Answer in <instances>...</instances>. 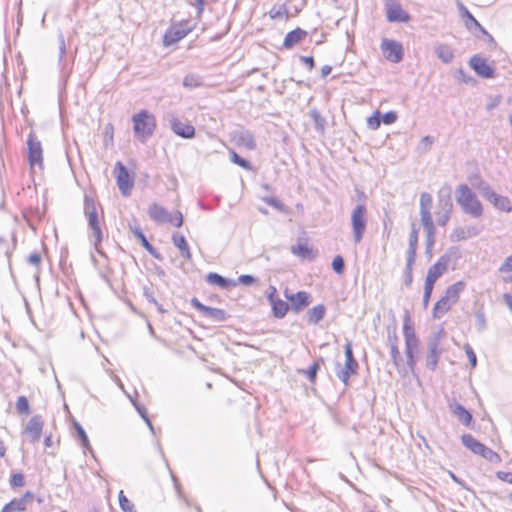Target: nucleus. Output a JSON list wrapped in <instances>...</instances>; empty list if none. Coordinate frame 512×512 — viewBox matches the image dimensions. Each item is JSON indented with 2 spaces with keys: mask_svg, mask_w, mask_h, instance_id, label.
<instances>
[{
  "mask_svg": "<svg viewBox=\"0 0 512 512\" xmlns=\"http://www.w3.org/2000/svg\"><path fill=\"white\" fill-rule=\"evenodd\" d=\"M420 218L426 234V251L430 253L435 244V225L432 219V196L428 192L420 194Z\"/></svg>",
  "mask_w": 512,
  "mask_h": 512,
  "instance_id": "f257e3e1",
  "label": "nucleus"
},
{
  "mask_svg": "<svg viewBox=\"0 0 512 512\" xmlns=\"http://www.w3.org/2000/svg\"><path fill=\"white\" fill-rule=\"evenodd\" d=\"M456 201L468 215L479 218L483 215V206L476 194L466 184H460L455 191Z\"/></svg>",
  "mask_w": 512,
  "mask_h": 512,
  "instance_id": "f03ea898",
  "label": "nucleus"
},
{
  "mask_svg": "<svg viewBox=\"0 0 512 512\" xmlns=\"http://www.w3.org/2000/svg\"><path fill=\"white\" fill-rule=\"evenodd\" d=\"M472 186L479 191L484 199L489 201L496 209L510 213L512 203L508 197L497 194L491 186L480 177L471 179Z\"/></svg>",
  "mask_w": 512,
  "mask_h": 512,
  "instance_id": "7ed1b4c3",
  "label": "nucleus"
},
{
  "mask_svg": "<svg viewBox=\"0 0 512 512\" xmlns=\"http://www.w3.org/2000/svg\"><path fill=\"white\" fill-rule=\"evenodd\" d=\"M403 334L405 338V353L407 357V367L409 372H414L416 365L415 353L419 348V341L415 335V330L409 313L404 316Z\"/></svg>",
  "mask_w": 512,
  "mask_h": 512,
  "instance_id": "20e7f679",
  "label": "nucleus"
},
{
  "mask_svg": "<svg viewBox=\"0 0 512 512\" xmlns=\"http://www.w3.org/2000/svg\"><path fill=\"white\" fill-rule=\"evenodd\" d=\"M84 213L88 220V226L91 230L90 238L94 243L95 249L100 252L98 246L103 239V233L99 222L97 208L92 197H84Z\"/></svg>",
  "mask_w": 512,
  "mask_h": 512,
  "instance_id": "39448f33",
  "label": "nucleus"
},
{
  "mask_svg": "<svg viewBox=\"0 0 512 512\" xmlns=\"http://www.w3.org/2000/svg\"><path fill=\"white\" fill-rule=\"evenodd\" d=\"M135 136L145 142L150 138L156 127L155 117L147 110H142L132 118Z\"/></svg>",
  "mask_w": 512,
  "mask_h": 512,
  "instance_id": "423d86ee",
  "label": "nucleus"
},
{
  "mask_svg": "<svg viewBox=\"0 0 512 512\" xmlns=\"http://www.w3.org/2000/svg\"><path fill=\"white\" fill-rule=\"evenodd\" d=\"M367 223V208L364 204H358L351 212L352 234L355 243H359L363 239Z\"/></svg>",
  "mask_w": 512,
  "mask_h": 512,
  "instance_id": "0eeeda50",
  "label": "nucleus"
},
{
  "mask_svg": "<svg viewBox=\"0 0 512 512\" xmlns=\"http://www.w3.org/2000/svg\"><path fill=\"white\" fill-rule=\"evenodd\" d=\"M148 214L149 217L157 223H171L176 227H180L183 224V216L181 212L177 211L174 215H172L163 206H160L156 203L149 207Z\"/></svg>",
  "mask_w": 512,
  "mask_h": 512,
  "instance_id": "6e6552de",
  "label": "nucleus"
},
{
  "mask_svg": "<svg viewBox=\"0 0 512 512\" xmlns=\"http://www.w3.org/2000/svg\"><path fill=\"white\" fill-rule=\"evenodd\" d=\"M452 209L453 203L450 188L440 189L438 192V211L436 212L438 225L445 226L448 223Z\"/></svg>",
  "mask_w": 512,
  "mask_h": 512,
  "instance_id": "1a4fd4ad",
  "label": "nucleus"
},
{
  "mask_svg": "<svg viewBox=\"0 0 512 512\" xmlns=\"http://www.w3.org/2000/svg\"><path fill=\"white\" fill-rule=\"evenodd\" d=\"M28 161L31 167H39L43 168V151L40 141H38L35 136L30 133L28 137Z\"/></svg>",
  "mask_w": 512,
  "mask_h": 512,
  "instance_id": "9d476101",
  "label": "nucleus"
},
{
  "mask_svg": "<svg viewBox=\"0 0 512 512\" xmlns=\"http://www.w3.org/2000/svg\"><path fill=\"white\" fill-rule=\"evenodd\" d=\"M191 305L198 310L204 317L215 321L222 322L228 318V314L223 309L212 308L202 304L197 298L191 299Z\"/></svg>",
  "mask_w": 512,
  "mask_h": 512,
  "instance_id": "9b49d317",
  "label": "nucleus"
},
{
  "mask_svg": "<svg viewBox=\"0 0 512 512\" xmlns=\"http://www.w3.org/2000/svg\"><path fill=\"white\" fill-rule=\"evenodd\" d=\"M381 50L384 57L390 62L398 63L403 58V47L395 40L383 39Z\"/></svg>",
  "mask_w": 512,
  "mask_h": 512,
  "instance_id": "f8f14e48",
  "label": "nucleus"
},
{
  "mask_svg": "<svg viewBox=\"0 0 512 512\" xmlns=\"http://www.w3.org/2000/svg\"><path fill=\"white\" fill-rule=\"evenodd\" d=\"M386 17L389 22H403L410 20L409 14L402 9L397 0H385Z\"/></svg>",
  "mask_w": 512,
  "mask_h": 512,
  "instance_id": "ddd939ff",
  "label": "nucleus"
},
{
  "mask_svg": "<svg viewBox=\"0 0 512 512\" xmlns=\"http://www.w3.org/2000/svg\"><path fill=\"white\" fill-rule=\"evenodd\" d=\"M115 172L117 185L122 195H130L134 183L128 173V170L121 162H117L115 165Z\"/></svg>",
  "mask_w": 512,
  "mask_h": 512,
  "instance_id": "4468645a",
  "label": "nucleus"
},
{
  "mask_svg": "<svg viewBox=\"0 0 512 512\" xmlns=\"http://www.w3.org/2000/svg\"><path fill=\"white\" fill-rule=\"evenodd\" d=\"M449 263L450 256L447 254L442 255L438 261L428 269L425 282L434 286L438 278L448 270Z\"/></svg>",
  "mask_w": 512,
  "mask_h": 512,
  "instance_id": "2eb2a0df",
  "label": "nucleus"
},
{
  "mask_svg": "<svg viewBox=\"0 0 512 512\" xmlns=\"http://www.w3.org/2000/svg\"><path fill=\"white\" fill-rule=\"evenodd\" d=\"M471 68L481 77L491 78L494 75V70L487 61L479 56H473L470 59Z\"/></svg>",
  "mask_w": 512,
  "mask_h": 512,
  "instance_id": "dca6fc26",
  "label": "nucleus"
},
{
  "mask_svg": "<svg viewBox=\"0 0 512 512\" xmlns=\"http://www.w3.org/2000/svg\"><path fill=\"white\" fill-rule=\"evenodd\" d=\"M33 500V494L25 493L21 498H16L6 504L1 512H21L24 511L29 503Z\"/></svg>",
  "mask_w": 512,
  "mask_h": 512,
  "instance_id": "f3484780",
  "label": "nucleus"
},
{
  "mask_svg": "<svg viewBox=\"0 0 512 512\" xmlns=\"http://www.w3.org/2000/svg\"><path fill=\"white\" fill-rule=\"evenodd\" d=\"M480 233V229L476 226L456 227L450 234L453 242H459L469 238H473Z\"/></svg>",
  "mask_w": 512,
  "mask_h": 512,
  "instance_id": "a211bd4d",
  "label": "nucleus"
},
{
  "mask_svg": "<svg viewBox=\"0 0 512 512\" xmlns=\"http://www.w3.org/2000/svg\"><path fill=\"white\" fill-rule=\"evenodd\" d=\"M285 297L291 302L293 310L296 312L307 307L310 303L309 294L304 291H299L295 294H289L288 290H285Z\"/></svg>",
  "mask_w": 512,
  "mask_h": 512,
  "instance_id": "6ab92c4d",
  "label": "nucleus"
},
{
  "mask_svg": "<svg viewBox=\"0 0 512 512\" xmlns=\"http://www.w3.org/2000/svg\"><path fill=\"white\" fill-rule=\"evenodd\" d=\"M441 355V349L437 339H432L428 343V353L426 356V366L435 370L438 364L439 357Z\"/></svg>",
  "mask_w": 512,
  "mask_h": 512,
  "instance_id": "aec40b11",
  "label": "nucleus"
},
{
  "mask_svg": "<svg viewBox=\"0 0 512 512\" xmlns=\"http://www.w3.org/2000/svg\"><path fill=\"white\" fill-rule=\"evenodd\" d=\"M171 129L175 134L182 138L190 139L195 135V129L192 125L182 122L176 118L171 120Z\"/></svg>",
  "mask_w": 512,
  "mask_h": 512,
  "instance_id": "412c9836",
  "label": "nucleus"
},
{
  "mask_svg": "<svg viewBox=\"0 0 512 512\" xmlns=\"http://www.w3.org/2000/svg\"><path fill=\"white\" fill-rule=\"evenodd\" d=\"M459 12L463 18H465V26L468 30L474 31L479 30L483 34H488L487 31L480 25V23L473 17L468 9L462 4H457Z\"/></svg>",
  "mask_w": 512,
  "mask_h": 512,
  "instance_id": "4be33fe9",
  "label": "nucleus"
},
{
  "mask_svg": "<svg viewBox=\"0 0 512 512\" xmlns=\"http://www.w3.org/2000/svg\"><path fill=\"white\" fill-rule=\"evenodd\" d=\"M43 422L40 416H33L27 426L26 433L30 436L33 442L38 441L41 437Z\"/></svg>",
  "mask_w": 512,
  "mask_h": 512,
  "instance_id": "5701e85b",
  "label": "nucleus"
},
{
  "mask_svg": "<svg viewBox=\"0 0 512 512\" xmlns=\"http://www.w3.org/2000/svg\"><path fill=\"white\" fill-rule=\"evenodd\" d=\"M390 354H391L392 361H393L394 365L396 366L398 372L402 373V374H407L409 372L408 367H407V364H405L402 361V358L400 356V352H399V349L397 346V336L396 335H394V342L391 343Z\"/></svg>",
  "mask_w": 512,
  "mask_h": 512,
  "instance_id": "b1692460",
  "label": "nucleus"
},
{
  "mask_svg": "<svg viewBox=\"0 0 512 512\" xmlns=\"http://www.w3.org/2000/svg\"><path fill=\"white\" fill-rule=\"evenodd\" d=\"M306 36H307L306 31H304L300 28H296V29L290 31L289 33H287V35L285 36L284 42H283V46L286 49H291L295 45L299 44Z\"/></svg>",
  "mask_w": 512,
  "mask_h": 512,
  "instance_id": "393cba45",
  "label": "nucleus"
},
{
  "mask_svg": "<svg viewBox=\"0 0 512 512\" xmlns=\"http://www.w3.org/2000/svg\"><path fill=\"white\" fill-rule=\"evenodd\" d=\"M357 369L358 363L356 360L345 361L344 367L337 371V376L345 385H348L350 376L356 374Z\"/></svg>",
  "mask_w": 512,
  "mask_h": 512,
  "instance_id": "a878e982",
  "label": "nucleus"
},
{
  "mask_svg": "<svg viewBox=\"0 0 512 512\" xmlns=\"http://www.w3.org/2000/svg\"><path fill=\"white\" fill-rule=\"evenodd\" d=\"M465 287L466 284L463 281H458L446 289L444 296L450 301V303L456 304Z\"/></svg>",
  "mask_w": 512,
  "mask_h": 512,
  "instance_id": "bb28decb",
  "label": "nucleus"
},
{
  "mask_svg": "<svg viewBox=\"0 0 512 512\" xmlns=\"http://www.w3.org/2000/svg\"><path fill=\"white\" fill-rule=\"evenodd\" d=\"M452 413L465 426H469L472 421L471 413L461 404L450 405Z\"/></svg>",
  "mask_w": 512,
  "mask_h": 512,
  "instance_id": "cd10ccee",
  "label": "nucleus"
},
{
  "mask_svg": "<svg viewBox=\"0 0 512 512\" xmlns=\"http://www.w3.org/2000/svg\"><path fill=\"white\" fill-rule=\"evenodd\" d=\"M462 444L476 455H480L484 444L475 439L471 434H463L461 437Z\"/></svg>",
  "mask_w": 512,
  "mask_h": 512,
  "instance_id": "c85d7f7f",
  "label": "nucleus"
},
{
  "mask_svg": "<svg viewBox=\"0 0 512 512\" xmlns=\"http://www.w3.org/2000/svg\"><path fill=\"white\" fill-rule=\"evenodd\" d=\"M206 280L209 284L217 285L223 289L234 287L237 285V282L231 279L224 278L223 276L217 273H209L206 277Z\"/></svg>",
  "mask_w": 512,
  "mask_h": 512,
  "instance_id": "c756f323",
  "label": "nucleus"
},
{
  "mask_svg": "<svg viewBox=\"0 0 512 512\" xmlns=\"http://www.w3.org/2000/svg\"><path fill=\"white\" fill-rule=\"evenodd\" d=\"M453 305L454 304L450 303L445 296L441 297L433 307V317L435 319H440L452 308Z\"/></svg>",
  "mask_w": 512,
  "mask_h": 512,
  "instance_id": "7c9ffc66",
  "label": "nucleus"
},
{
  "mask_svg": "<svg viewBox=\"0 0 512 512\" xmlns=\"http://www.w3.org/2000/svg\"><path fill=\"white\" fill-rule=\"evenodd\" d=\"M238 146L245 147L246 149L253 150L256 147V143L253 135L248 131L239 132L234 137Z\"/></svg>",
  "mask_w": 512,
  "mask_h": 512,
  "instance_id": "2f4dec72",
  "label": "nucleus"
},
{
  "mask_svg": "<svg viewBox=\"0 0 512 512\" xmlns=\"http://www.w3.org/2000/svg\"><path fill=\"white\" fill-rule=\"evenodd\" d=\"M172 241H173V244L180 250L181 255L185 259L190 260L191 252H190V249H189V246L187 244L185 237L182 235H179V234H174L172 236Z\"/></svg>",
  "mask_w": 512,
  "mask_h": 512,
  "instance_id": "473e14b6",
  "label": "nucleus"
},
{
  "mask_svg": "<svg viewBox=\"0 0 512 512\" xmlns=\"http://www.w3.org/2000/svg\"><path fill=\"white\" fill-rule=\"evenodd\" d=\"M435 53L438 56V58L448 64L452 62L454 58V52L452 48L446 44H439L435 47Z\"/></svg>",
  "mask_w": 512,
  "mask_h": 512,
  "instance_id": "72a5a7b5",
  "label": "nucleus"
},
{
  "mask_svg": "<svg viewBox=\"0 0 512 512\" xmlns=\"http://www.w3.org/2000/svg\"><path fill=\"white\" fill-rule=\"evenodd\" d=\"M134 235L140 239L142 246L149 252L151 256L158 260H161L160 253L148 242L145 235L142 233L140 229H136L134 231Z\"/></svg>",
  "mask_w": 512,
  "mask_h": 512,
  "instance_id": "f704fd0d",
  "label": "nucleus"
},
{
  "mask_svg": "<svg viewBox=\"0 0 512 512\" xmlns=\"http://www.w3.org/2000/svg\"><path fill=\"white\" fill-rule=\"evenodd\" d=\"M270 304L272 305V310L275 317L283 318L286 315L289 307L285 301L277 298Z\"/></svg>",
  "mask_w": 512,
  "mask_h": 512,
  "instance_id": "c9c22d12",
  "label": "nucleus"
},
{
  "mask_svg": "<svg viewBox=\"0 0 512 512\" xmlns=\"http://www.w3.org/2000/svg\"><path fill=\"white\" fill-rule=\"evenodd\" d=\"M291 252L303 259H312L314 256L312 250L306 244L299 243L295 246H292Z\"/></svg>",
  "mask_w": 512,
  "mask_h": 512,
  "instance_id": "e433bc0d",
  "label": "nucleus"
},
{
  "mask_svg": "<svg viewBox=\"0 0 512 512\" xmlns=\"http://www.w3.org/2000/svg\"><path fill=\"white\" fill-rule=\"evenodd\" d=\"M324 315L325 307L323 305H317L308 312V320L316 324L323 319Z\"/></svg>",
  "mask_w": 512,
  "mask_h": 512,
  "instance_id": "4c0bfd02",
  "label": "nucleus"
},
{
  "mask_svg": "<svg viewBox=\"0 0 512 512\" xmlns=\"http://www.w3.org/2000/svg\"><path fill=\"white\" fill-rule=\"evenodd\" d=\"M127 397L130 399V401L132 402V404L134 405V407L136 408V410L138 411L140 416L144 419V421L148 425L151 432L154 433V427H153L150 419L148 418L147 411H146L145 407H143L142 405L137 403L136 400H134V398L130 394H127Z\"/></svg>",
  "mask_w": 512,
  "mask_h": 512,
  "instance_id": "58836bf2",
  "label": "nucleus"
},
{
  "mask_svg": "<svg viewBox=\"0 0 512 512\" xmlns=\"http://www.w3.org/2000/svg\"><path fill=\"white\" fill-rule=\"evenodd\" d=\"M74 427L76 429L78 437L81 440L82 446L92 452V448H91L88 436H87L86 432L84 431L83 427L78 422L74 423Z\"/></svg>",
  "mask_w": 512,
  "mask_h": 512,
  "instance_id": "ea45409f",
  "label": "nucleus"
},
{
  "mask_svg": "<svg viewBox=\"0 0 512 512\" xmlns=\"http://www.w3.org/2000/svg\"><path fill=\"white\" fill-rule=\"evenodd\" d=\"M119 505L124 512H137L135 510L134 504L124 495V492L121 490L119 492Z\"/></svg>",
  "mask_w": 512,
  "mask_h": 512,
  "instance_id": "a19ab883",
  "label": "nucleus"
},
{
  "mask_svg": "<svg viewBox=\"0 0 512 512\" xmlns=\"http://www.w3.org/2000/svg\"><path fill=\"white\" fill-rule=\"evenodd\" d=\"M480 456L491 463H500L501 462L500 456L487 446H484Z\"/></svg>",
  "mask_w": 512,
  "mask_h": 512,
  "instance_id": "79ce46f5",
  "label": "nucleus"
},
{
  "mask_svg": "<svg viewBox=\"0 0 512 512\" xmlns=\"http://www.w3.org/2000/svg\"><path fill=\"white\" fill-rule=\"evenodd\" d=\"M262 200L268 204L269 206L275 208L276 210L280 211V212H286L287 211V208L286 206L277 198L275 197H270V196H265L262 198Z\"/></svg>",
  "mask_w": 512,
  "mask_h": 512,
  "instance_id": "37998d69",
  "label": "nucleus"
},
{
  "mask_svg": "<svg viewBox=\"0 0 512 512\" xmlns=\"http://www.w3.org/2000/svg\"><path fill=\"white\" fill-rule=\"evenodd\" d=\"M186 33L184 31L176 30L174 32H169L164 36V43L166 45H170L176 41H179L183 37H185Z\"/></svg>",
  "mask_w": 512,
  "mask_h": 512,
  "instance_id": "c03bdc74",
  "label": "nucleus"
},
{
  "mask_svg": "<svg viewBox=\"0 0 512 512\" xmlns=\"http://www.w3.org/2000/svg\"><path fill=\"white\" fill-rule=\"evenodd\" d=\"M418 233L419 228L415 223L412 224L411 233L409 235V247L408 249L417 250L418 247Z\"/></svg>",
  "mask_w": 512,
  "mask_h": 512,
  "instance_id": "a18cd8bd",
  "label": "nucleus"
},
{
  "mask_svg": "<svg viewBox=\"0 0 512 512\" xmlns=\"http://www.w3.org/2000/svg\"><path fill=\"white\" fill-rule=\"evenodd\" d=\"M16 409L20 414L28 415L30 413V406L25 396H20L16 402Z\"/></svg>",
  "mask_w": 512,
  "mask_h": 512,
  "instance_id": "49530a36",
  "label": "nucleus"
},
{
  "mask_svg": "<svg viewBox=\"0 0 512 512\" xmlns=\"http://www.w3.org/2000/svg\"><path fill=\"white\" fill-rule=\"evenodd\" d=\"M381 124L380 112L376 111L372 116L367 119V126L371 130H377Z\"/></svg>",
  "mask_w": 512,
  "mask_h": 512,
  "instance_id": "de8ad7c7",
  "label": "nucleus"
},
{
  "mask_svg": "<svg viewBox=\"0 0 512 512\" xmlns=\"http://www.w3.org/2000/svg\"><path fill=\"white\" fill-rule=\"evenodd\" d=\"M183 85L188 88L197 87L200 85L199 77L193 74L186 75L183 79Z\"/></svg>",
  "mask_w": 512,
  "mask_h": 512,
  "instance_id": "09e8293b",
  "label": "nucleus"
},
{
  "mask_svg": "<svg viewBox=\"0 0 512 512\" xmlns=\"http://www.w3.org/2000/svg\"><path fill=\"white\" fill-rule=\"evenodd\" d=\"M230 159H231V161H232L233 163H235V164L239 165L240 167H243V168H245V169H249V168H250V163H249L247 160H245V159L241 158V157H240L236 152H234V151H231V152H230Z\"/></svg>",
  "mask_w": 512,
  "mask_h": 512,
  "instance_id": "8fccbe9b",
  "label": "nucleus"
},
{
  "mask_svg": "<svg viewBox=\"0 0 512 512\" xmlns=\"http://www.w3.org/2000/svg\"><path fill=\"white\" fill-rule=\"evenodd\" d=\"M433 288H434L433 285L425 282L424 294H423V306H424V308H427V306L429 304V300L431 298V294H432Z\"/></svg>",
  "mask_w": 512,
  "mask_h": 512,
  "instance_id": "3c124183",
  "label": "nucleus"
},
{
  "mask_svg": "<svg viewBox=\"0 0 512 512\" xmlns=\"http://www.w3.org/2000/svg\"><path fill=\"white\" fill-rule=\"evenodd\" d=\"M332 268L338 274L343 273V271H344V260H343V258L341 256H336L333 259V261H332Z\"/></svg>",
  "mask_w": 512,
  "mask_h": 512,
  "instance_id": "603ef678",
  "label": "nucleus"
},
{
  "mask_svg": "<svg viewBox=\"0 0 512 512\" xmlns=\"http://www.w3.org/2000/svg\"><path fill=\"white\" fill-rule=\"evenodd\" d=\"M318 369H319V363L315 362L312 366L309 367V369L307 371H303V373L306 374V376L310 382H314L316 379Z\"/></svg>",
  "mask_w": 512,
  "mask_h": 512,
  "instance_id": "864d4df0",
  "label": "nucleus"
},
{
  "mask_svg": "<svg viewBox=\"0 0 512 512\" xmlns=\"http://www.w3.org/2000/svg\"><path fill=\"white\" fill-rule=\"evenodd\" d=\"M465 352L468 357V360L473 368L477 365V357L475 352L473 351L472 347L470 345H465Z\"/></svg>",
  "mask_w": 512,
  "mask_h": 512,
  "instance_id": "5fc2aeb1",
  "label": "nucleus"
},
{
  "mask_svg": "<svg viewBox=\"0 0 512 512\" xmlns=\"http://www.w3.org/2000/svg\"><path fill=\"white\" fill-rule=\"evenodd\" d=\"M397 120V114L396 112L394 111H389L387 113H385L382 118H381V121L386 124V125H390V124H393L395 123Z\"/></svg>",
  "mask_w": 512,
  "mask_h": 512,
  "instance_id": "6e6d98bb",
  "label": "nucleus"
},
{
  "mask_svg": "<svg viewBox=\"0 0 512 512\" xmlns=\"http://www.w3.org/2000/svg\"><path fill=\"white\" fill-rule=\"evenodd\" d=\"M10 484L13 487H22L24 485V476L20 473H15L12 475Z\"/></svg>",
  "mask_w": 512,
  "mask_h": 512,
  "instance_id": "4d7b16f0",
  "label": "nucleus"
},
{
  "mask_svg": "<svg viewBox=\"0 0 512 512\" xmlns=\"http://www.w3.org/2000/svg\"><path fill=\"white\" fill-rule=\"evenodd\" d=\"M58 42H59V61L61 62L65 53H66V43L65 39L62 33H59L58 35Z\"/></svg>",
  "mask_w": 512,
  "mask_h": 512,
  "instance_id": "13d9d810",
  "label": "nucleus"
},
{
  "mask_svg": "<svg viewBox=\"0 0 512 512\" xmlns=\"http://www.w3.org/2000/svg\"><path fill=\"white\" fill-rule=\"evenodd\" d=\"M415 258H416V250L408 249L406 270H412V267L415 263Z\"/></svg>",
  "mask_w": 512,
  "mask_h": 512,
  "instance_id": "bf43d9fd",
  "label": "nucleus"
},
{
  "mask_svg": "<svg viewBox=\"0 0 512 512\" xmlns=\"http://www.w3.org/2000/svg\"><path fill=\"white\" fill-rule=\"evenodd\" d=\"M512 271V254L508 256L502 265L499 267V272H511Z\"/></svg>",
  "mask_w": 512,
  "mask_h": 512,
  "instance_id": "052dcab7",
  "label": "nucleus"
},
{
  "mask_svg": "<svg viewBox=\"0 0 512 512\" xmlns=\"http://www.w3.org/2000/svg\"><path fill=\"white\" fill-rule=\"evenodd\" d=\"M255 281H256L255 277H253L251 275H241L238 278L237 284L240 283V284L249 286V285H252Z\"/></svg>",
  "mask_w": 512,
  "mask_h": 512,
  "instance_id": "680f3d73",
  "label": "nucleus"
},
{
  "mask_svg": "<svg viewBox=\"0 0 512 512\" xmlns=\"http://www.w3.org/2000/svg\"><path fill=\"white\" fill-rule=\"evenodd\" d=\"M432 144L433 138L431 136H424L420 141V147H422L424 151H428Z\"/></svg>",
  "mask_w": 512,
  "mask_h": 512,
  "instance_id": "e2e57ef3",
  "label": "nucleus"
},
{
  "mask_svg": "<svg viewBox=\"0 0 512 512\" xmlns=\"http://www.w3.org/2000/svg\"><path fill=\"white\" fill-rule=\"evenodd\" d=\"M28 262L33 266H38L41 262V256L37 252H33L28 256Z\"/></svg>",
  "mask_w": 512,
  "mask_h": 512,
  "instance_id": "0e129e2a",
  "label": "nucleus"
},
{
  "mask_svg": "<svg viewBox=\"0 0 512 512\" xmlns=\"http://www.w3.org/2000/svg\"><path fill=\"white\" fill-rule=\"evenodd\" d=\"M345 361H350L351 360H355L354 359V356H353V351H352V344L350 341H347L346 345H345Z\"/></svg>",
  "mask_w": 512,
  "mask_h": 512,
  "instance_id": "69168bd1",
  "label": "nucleus"
},
{
  "mask_svg": "<svg viewBox=\"0 0 512 512\" xmlns=\"http://www.w3.org/2000/svg\"><path fill=\"white\" fill-rule=\"evenodd\" d=\"M496 475L500 480L512 484V473L499 471L496 473Z\"/></svg>",
  "mask_w": 512,
  "mask_h": 512,
  "instance_id": "338daca9",
  "label": "nucleus"
},
{
  "mask_svg": "<svg viewBox=\"0 0 512 512\" xmlns=\"http://www.w3.org/2000/svg\"><path fill=\"white\" fill-rule=\"evenodd\" d=\"M476 320L479 330H484L486 327V319L483 313L476 314Z\"/></svg>",
  "mask_w": 512,
  "mask_h": 512,
  "instance_id": "774afa93",
  "label": "nucleus"
}]
</instances>
